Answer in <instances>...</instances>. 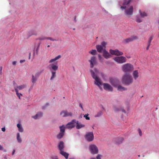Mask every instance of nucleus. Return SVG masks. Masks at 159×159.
<instances>
[{
	"label": "nucleus",
	"instance_id": "obj_18",
	"mask_svg": "<svg viewBox=\"0 0 159 159\" xmlns=\"http://www.w3.org/2000/svg\"><path fill=\"white\" fill-rule=\"evenodd\" d=\"M58 147L60 151L63 150L64 148V143L62 141H60L58 145Z\"/></svg>",
	"mask_w": 159,
	"mask_h": 159
},
{
	"label": "nucleus",
	"instance_id": "obj_48",
	"mask_svg": "<svg viewBox=\"0 0 159 159\" xmlns=\"http://www.w3.org/2000/svg\"><path fill=\"white\" fill-rule=\"evenodd\" d=\"M2 130L3 132H5L6 129L5 127H3L2 128Z\"/></svg>",
	"mask_w": 159,
	"mask_h": 159
},
{
	"label": "nucleus",
	"instance_id": "obj_8",
	"mask_svg": "<svg viewBox=\"0 0 159 159\" xmlns=\"http://www.w3.org/2000/svg\"><path fill=\"white\" fill-rule=\"evenodd\" d=\"M109 52L111 55L117 56H121L123 54V52L119 51L117 49L114 50L110 49L109 50Z\"/></svg>",
	"mask_w": 159,
	"mask_h": 159
},
{
	"label": "nucleus",
	"instance_id": "obj_56",
	"mask_svg": "<svg viewBox=\"0 0 159 159\" xmlns=\"http://www.w3.org/2000/svg\"><path fill=\"white\" fill-rule=\"evenodd\" d=\"M15 152V150H14L12 152V155H13L14 154Z\"/></svg>",
	"mask_w": 159,
	"mask_h": 159
},
{
	"label": "nucleus",
	"instance_id": "obj_58",
	"mask_svg": "<svg viewBox=\"0 0 159 159\" xmlns=\"http://www.w3.org/2000/svg\"><path fill=\"white\" fill-rule=\"evenodd\" d=\"M149 46H147V47L146 48V50H148L149 49Z\"/></svg>",
	"mask_w": 159,
	"mask_h": 159
},
{
	"label": "nucleus",
	"instance_id": "obj_11",
	"mask_svg": "<svg viewBox=\"0 0 159 159\" xmlns=\"http://www.w3.org/2000/svg\"><path fill=\"white\" fill-rule=\"evenodd\" d=\"M76 123L75 120H73L70 122L68 123L66 126V127L68 129H71L74 127L75 126V123Z\"/></svg>",
	"mask_w": 159,
	"mask_h": 159
},
{
	"label": "nucleus",
	"instance_id": "obj_10",
	"mask_svg": "<svg viewBox=\"0 0 159 159\" xmlns=\"http://www.w3.org/2000/svg\"><path fill=\"white\" fill-rule=\"evenodd\" d=\"M86 139L89 142L92 141L93 139L94 136L93 132H90L88 133L85 135Z\"/></svg>",
	"mask_w": 159,
	"mask_h": 159
},
{
	"label": "nucleus",
	"instance_id": "obj_28",
	"mask_svg": "<svg viewBox=\"0 0 159 159\" xmlns=\"http://www.w3.org/2000/svg\"><path fill=\"white\" fill-rule=\"evenodd\" d=\"M64 134V133L62 132H60L57 135V138L58 139H60L62 138Z\"/></svg>",
	"mask_w": 159,
	"mask_h": 159
},
{
	"label": "nucleus",
	"instance_id": "obj_29",
	"mask_svg": "<svg viewBox=\"0 0 159 159\" xmlns=\"http://www.w3.org/2000/svg\"><path fill=\"white\" fill-rule=\"evenodd\" d=\"M17 126L18 128L19 131L21 132H22L23 131V129L21 126L19 124H18L17 125Z\"/></svg>",
	"mask_w": 159,
	"mask_h": 159
},
{
	"label": "nucleus",
	"instance_id": "obj_30",
	"mask_svg": "<svg viewBox=\"0 0 159 159\" xmlns=\"http://www.w3.org/2000/svg\"><path fill=\"white\" fill-rule=\"evenodd\" d=\"M51 73L52 75L51 78L50 80H52L55 78V77L56 76V71H52Z\"/></svg>",
	"mask_w": 159,
	"mask_h": 159
},
{
	"label": "nucleus",
	"instance_id": "obj_59",
	"mask_svg": "<svg viewBox=\"0 0 159 159\" xmlns=\"http://www.w3.org/2000/svg\"><path fill=\"white\" fill-rule=\"evenodd\" d=\"M74 20L75 22H76L77 20H76V16H75V17Z\"/></svg>",
	"mask_w": 159,
	"mask_h": 159
},
{
	"label": "nucleus",
	"instance_id": "obj_21",
	"mask_svg": "<svg viewBox=\"0 0 159 159\" xmlns=\"http://www.w3.org/2000/svg\"><path fill=\"white\" fill-rule=\"evenodd\" d=\"M76 128L77 129H80L81 128L84 127L85 126L84 125L82 124L79 122L78 121H76Z\"/></svg>",
	"mask_w": 159,
	"mask_h": 159
},
{
	"label": "nucleus",
	"instance_id": "obj_38",
	"mask_svg": "<svg viewBox=\"0 0 159 159\" xmlns=\"http://www.w3.org/2000/svg\"><path fill=\"white\" fill-rule=\"evenodd\" d=\"M113 109L114 111L116 112L118 111L121 110L120 108L116 106L114 107Z\"/></svg>",
	"mask_w": 159,
	"mask_h": 159
},
{
	"label": "nucleus",
	"instance_id": "obj_52",
	"mask_svg": "<svg viewBox=\"0 0 159 159\" xmlns=\"http://www.w3.org/2000/svg\"><path fill=\"white\" fill-rule=\"evenodd\" d=\"M151 42H148V46L150 47V45H151Z\"/></svg>",
	"mask_w": 159,
	"mask_h": 159
},
{
	"label": "nucleus",
	"instance_id": "obj_57",
	"mask_svg": "<svg viewBox=\"0 0 159 159\" xmlns=\"http://www.w3.org/2000/svg\"><path fill=\"white\" fill-rule=\"evenodd\" d=\"M31 55V53H30L29 54V59H30V58Z\"/></svg>",
	"mask_w": 159,
	"mask_h": 159
},
{
	"label": "nucleus",
	"instance_id": "obj_19",
	"mask_svg": "<svg viewBox=\"0 0 159 159\" xmlns=\"http://www.w3.org/2000/svg\"><path fill=\"white\" fill-rule=\"evenodd\" d=\"M43 113L41 112H38L35 116L32 117L35 119H37L41 118L43 116Z\"/></svg>",
	"mask_w": 159,
	"mask_h": 159
},
{
	"label": "nucleus",
	"instance_id": "obj_35",
	"mask_svg": "<svg viewBox=\"0 0 159 159\" xmlns=\"http://www.w3.org/2000/svg\"><path fill=\"white\" fill-rule=\"evenodd\" d=\"M66 111H62L60 113V114L63 117H66Z\"/></svg>",
	"mask_w": 159,
	"mask_h": 159
},
{
	"label": "nucleus",
	"instance_id": "obj_9",
	"mask_svg": "<svg viewBox=\"0 0 159 159\" xmlns=\"http://www.w3.org/2000/svg\"><path fill=\"white\" fill-rule=\"evenodd\" d=\"M89 149L91 153L93 154H97L98 152V149L94 145H91L89 146Z\"/></svg>",
	"mask_w": 159,
	"mask_h": 159
},
{
	"label": "nucleus",
	"instance_id": "obj_2",
	"mask_svg": "<svg viewBox=\"0 0 159 159\" xmlns=\"http://www.w3.org/2000/svg\"><path fill=\"white\" fill-rule=\"evenodd\" d=\"M92 78L94 80V84L99 87V70L95 68L94 70H90Z\"/></svg>",
	"mask_w": 159,
	"mask_h": 159
},
{
	"label": "nucleus",
	"instance_id": "obj_62",
	"mask_svg": "<svg viewBox=\"0 0 159 159\" xmlns=\"http://www.w3.org/2000/svg\"><path fill=\"white\" fill-rule=\"evenodd\" d=\"M2 72H1L0 71V74H2Z\"/></svg>",
	"mask_w": 159,
	"mask_h": 159
},
{
	"label": "nucleus",
	"instance_id": "obj_13",
	"mask_svg": "<svg viewBox=\"0 0 159 159\" xmlns=\"http://www.w3.org/2000/svg\"><path fill=\"white\" fill-rule=\"evenodd\" d=\"M89 62L90 64V67L93 68L94 66V65L96 63V58L95 57L93 56L91 58V59L89 60Z\"/></svg>",
	"mask_w": 159,
	"mask_h": 159
},
{
	"label": "nucleus",
	"instance_id": "obj_26",
	"mask_svg": "<svg viewBox=\"0 0 159 159\" xmlns=\"http://www.w3.org/2000/svg\"><path fill=\"white\" fill-rule=\"evenodd\" d=\"M117 87V88L118 90L119 91H122L126 89L125 88L120 85V84Z\"/></svg>",
	"mask_w": 159,
	"mask_h": 159
},
{
	"label": "nucleus",
	"instance_id": "obj_63",
	"mask_svg": "<svg viewBox=\"0 0 159 159\" xmlns=\"http://www.w3.org/2000/svg\"><path fill=\"white\" fill-rule=\"evenodd\" d=\"M50 47V46L49 45H48V46H47L48 47Z\"/></svg>",
	"mask_w": 159,
	"mask_h": 159
},
{
	"label": "nucleus",
	"instance_id": "obj_40",
	"mask_svg": "<svg viewBox=\"0 0 159 159\" xmlns=\"http://www.w3.org/2000/svg\"><path fill=\"white\" fill-rule=\"evenodd\" d=\"M45 39H47V38L45 37H40L38 39L41 40H45Z\"/></svg>",
	"mask_w": 159,
	"mask_h": 159
},
{
	"label": "nucleus",
	"instance_id": "obj_4",
	"mask_svg": "<svg viewBox=\"0 0 159 159\" xmlns=\"http://www.w3.org/2000/svg\"><path fill=\"white\" fill-rule=\"evenodd\" d=\"M134 69L133 66L130 63H126L121 66L122 70L125 74L129 73Z\"/></svg>",
	"mask_w": 159,
	"mask_h": 159
},
{
	"label": "nucleus",
	"instance_id": "obj_20",
	"mask_svg": "<svg viewBox=\"0 0 159 159\" xmlns=\"http://www.w3.org/2000/svg\"><path fill=\"white\" fill-rule=\"evenodd\" d=\"M133 75L135 80H136L139 77V73L137 70H135L134 71Z\"/></svg>",
	"mask_w": 159,
	"mask_h": 159
},
{
	"label": "nucleus",
	"instance_id": "obj_50",
	"mask_svg": "<svg viewBox=\"0 0 159 159\" xmlns=\"http://www.w3.org/2000/svg\"><path fill=\"white\" fill-rule=\"evenodd\" d=\"M25 60H20V63H22V62H25Z\"/></svg>",
	"mask_w": 159,
	"mask_h": 159
},
{
	"label": "nucleus",
	"instance_id": "obj_7",
	"mask_svg": "<svg viewBox=\"0 0 159 159\" xmlns=\"http://www.w3.org/2000/svg\"><path fill=\"white\" fill-rule=\"evenodd\" d=\"M138 39V37L137 36H133L130 38L124 39L122 41V42L123 43L127 44Z\"/></svg>",
	"mask_w": 159,
	"mask_h": 159
},
{
	"label": "nucleus",
	"instance_id": "obj_42",
	"mask_svg": "<svg viewBox=\"0 0 159 159\" xmlns=\"http://www.w3.org/2000/svg\"><path fill=\"white\" fill-rule=\"evenodd\" d=\"M47 39H49V40H50L51 41H57V40L55 39H53V38H51V37H47Z\"/></svg>",
	"mask_w": 159,
	"mask_h": 159
},
{
	"label": "nucleus",
	"instance_id": "obj_53",
	"mask_svg": "<svg viewBox=\"0 0 159 159\" xmlns=\"http://www.w3.org/2000/svg\"><path fill=\"white\" fill-rule=\"evenodd\" d=\"M121 111L123 112H124V113H125V110H124V109H123L121 110Z\"/></svg>",
	"mask_w": 159,
	"mask_h": 159
},
{
	"label": "nucleus",
	"instance_id": "obj_61",
	"mask_svg": "<svg viewBox=\"0 0 159 159\" xmlns=\"http://www.w3.org/2000/svg\"><path fill=\"white\" fill-rule=\"evenodd\" d=\"M90 159H96L95 158H92Z\"/></svg>",
	"mask_w": 159,
	"mask_h": 159
},
{
	"label": "nucleus",
	"instance_id": "obj_22",
	"mask_svg": "<svg viewBox=\"0 0 159 159\" xmlns=\"http://www.w3.org/2000/svg\"><path fill=\"white\" fill-rule=\"evenodd\" d=\"M60 153L64 156L66 159H68L69 156L68 153L64 152L63 150L60 151Z\"/></svg>",
	"mask_w": 159,
	"mask_h": 159
},
{
	"label": "nucleus",
	"instance_id": "obj_47",
	"mask_svg": "<svg viewBox=\"0 0 159 159\" xmlns=\"http://www.w3.org/2000/svg\"><path fill=\"white\" fill-rule=\"evenodd\" d=\"M16 61H14L12 62V64L13 65H15L16 64Z\"/></svg>",
	"mask_w": 159,
	"mask_h": 159
},
{
	"label": "nucleus",
	"instance_id": "obj_37",
	"mask_svg": "<svg viewBox=\"0 0 159 159\" xmlns=\"http://www.w3.org/2000/svg\"><path fill=\"white\" fill-rule=\"evenodd\" d=\"M66 117L67 116H72V113L71 112H68L67 111H66Z\"/></svg>",
	"mask_w": 159,
	"mask_h": 159
},
{
	"label": "nucleus",
	"instance_id": "obj_49",
	"mask_svg": "<svg viewBox=\"0 0 159 159\" xmlns=\"http://www.w3.org/2000/svg\"><path fill=\"white\" fill-rule=\"evenodd\" d=\"M79 106L83 110V107L82 106V104L81 103H80L79 104Z\"/></svg>",
	"mask_w": 159,
	"mask_h": 159
},
{
	"label": "nucleus",
	"instance_id": "obj_6",
	"mask_svg": "<svg viewBox=\"0 0 159 159\" xmlns=\"http://www.w3.org/2000/svg\"><path fill=\"white\" fill-rule=\"evenodd\" d=\"M110 82L111 84L115 87H117L120 84L119 80L115 78H110Z\"/></svg>",
	"mask_w": 159,
	"mask_h": 159
},
{
	"label": "nucleus",
	"instance_id": "obj_43",
	"mask_svg": "<svg viewBox=\"0 0 159 159\" xmlns=\"http://www.w3.org/2000/svg\"><path fill=\"white\" fill-rule=\"evenodd\" d=\"M40 43H39V44H38V45L37 47V48H36V53L37 54H38V50L39 49V46H40Z\"/></svg>",
	"mask_w": 159,
	"mask_h": 159
},
{
	"label": "nucleus",
	"instance_id": "obj_5",
	"mask_svg": "<svg viewBox=\"0 0 159 159\" xmlns=\"http://www.w3.org/2000/svg\"><path fill=\"white\" fill-rule=\"evenodd\" d=\"M113 59L119 64H122L125 62L127 60L125 57L122 56L115 57L113 58Z\"/></svg>",
	"mask_w": 159,
	"mask_h": 159
},
{
	"label": "nucleus",
	"instance_id": "obj_15",
	"mask_svg": "<svg viewBox=\"0 0 159 159\" xmlns=\"http://www.w3.org/2000/svg\"><path fill=\"white\" fill-rule=\"evenodd\" d=\"M107 44V43L104 41H103L100 44V52L104 50V49H106V46Z\"/></svg>",
	"mask_w": 159,
	"mask_h": 159
},
{
	"label": "nucleus",
	"instance_id": "obj_14",
	"mask_svg": "<svg viewBox=\"0 0 159 159\" xmlns=\"http://www.w3.org/2000/svg\"><path fill=\"white\" fill-rule=\"evenodd\" d=\"M103 88L104 89L109 91H112L113 88L109 84L104 83L103 84Z\"/></svg>",
	"mask_w": 159,
	"mask_h": 159
},
{
	"label": "nucleus",
	"instance_id": "obj_17",
	"mask_svg": "<svg viewBox=\"0 0 159 159\" xmlns=\"http://www.w3.org/2000/svg\"><path fill=\"white\" fill-rule=\"evenodd\" d=\"M124 139L122 137H118L115 139V141L116 143L120 144L122 142Z\"/></svg>",
	"mask_w": 159,
	"mask_h": 159
},
{
	"label": "nucleus",
	"instance_id": "obj_25",
	"mask_svg": "<svg viewBox=\"0 0 159 159\" xmlns=\"http://www.w3.org/2000/svg\"><path fill=\"white\" fill-rule=\"evenodd\" d=\"M25 85L23 84L20 85L18 86H17L16 88H17L18 90L19 89V90H21L24 89L25 88Z\"/></svg>",
	"mask_w": 159,
	"mask_h": 159
},
{
	"label": "nucleus",
	"instance_id": "obj_46",
	"mask_svg": "<svg viewBox=\"0 0 159 159\" xmlns=\"http://www.w3.org/2000/svg\"><path fill=\"white\" fill-rule=\"evenodd\" d=\"M102 109V110H104V108L103 107V106L102 105H100V110Z\"/></svg>",
	"mask_w": 159,
	"mask_h": 159
},
{
	"label": "nucleus",
	"instance_id": "obj_39",
	"mask_svg": "<svg viewBox=\"0 0 159 159\" xmlns=\"http://www.w3.org/2000/svg\"><path fill=\"white\" fill-rule=\"evenodd\" d=\"M153 38V35L151 36L148 39V42H151V41L152 40Z\"/></svg>",
	"mask_w": 159,
	"mask_h": 159
},
{
	"label": "nucleus",
	"instance_id": "obj_27",
	"mask_svg": "<svg viewBox=\"0 0 159 159\" xmlns=\"http://www.w3.org/2000/svg\"><path fill=\"white\" fill-rule=\"evenodd\" d=\"M14 89H15V91H16V94L17 96L20 99V95L22 96V94L21 93H19L18 90V89H17V88H15V87H14Z\"/></svg>",
	"mask_w": 159,
	"mask_h": 159
},
{
	"label": "nucleus",
	"instance_id": "obj_16",
	"mask_svg": "<svg viewBox=\"0 0 159 159\" xmlns=\"http://www.w3.org/2000/svg\"><path fill=\"white\" fill-rule=\"evenodd\" d=\"M49 70L50 71H56L57 70L58 66L56 65L52 64L49 65Z\"/></svg>",
	"mask_w": 159,
	"mask_h": 159
},
{
	"label": "nucleus",
	"instance_id": "obj_33",
	"mask_svg": "<svg viewBox=\"0 0 159 159\" xmlns=\"http://www.w3.org/2000/svg\"><path fill=\"white\" fill-rule=\"evenodd\" d=\"M89 53L92 55H95L97 54V51L96 50H92L91 51H89Z\"/></svg>",
	"mask_w": 159,
	"mask_h": 159
},
{
	"label": "nucleus",
	"instance_id": "obj_31",
	"mask_svg": "<svg viewBox=\"0 0 159 159\" xmlns=\"http://www.w3.org/2000/svg\"><path fill=\"white\" fill-rule=\"evenodd\" d=\"M143 20L142 18L139 16H136V21L138 23H140Z\"/></svg>",
	"mask_w": 159,
	"mask_h": 159
},
{
	"label": "nucleus",
	"instance_id": "obj_51",
	"mask_svg": "<svg viewBox=\"0 0 159 159\" xmlns=\"http://www.w3.org/2000/svg\"><path fill=\"white\" fill-rule=\"evenodd\" d=\"M3 149V147L1 146V145H0V150H2Z\"/></svg>",
	"mask_w": 159,
	"mask_h": 159
},
{
	"label": "nucleus",
	"instance_id": "obj_54",
	"mask_svg": "<svg viewBox=\"0 0 159 159\" xmlns=\"http://www.w3.org/2000/svg\"><path fill=\"white\" fill-rule=\"evenodd\" d=\"M99 154H98L97 155V159H99Z\"/></svg>",
	"mask_w": 159,
	"mask_h": 159
},
{
	"label": "nucleus",
	"instance_id": "obj_3",
	"mask_svg": "<svg viewBox=\"0 0 159 159\" xmlns=\"http://www.w3.org/2000/svg\"><path fill=\"white\" fill-rule=\"evenodd\" d=\"M122 82L126 85H128L133 82V79L130 73L125 74L122 77Z\"/></svg>",
	"mask_w": 159,
	"mask_h": 159
},
{
	"label": "nucleus",
	"instance_id": "obj_45",
	"mask_svg": "<svg viewBox=\"0 0 159 159\" xmlns=\"http://www.w3.org/2000/svg\"><path fill=\"white\" fill-rule=\"evenodd\" d=\"M138 130L139 135L141 136L142 135V131L140 129H139Z\"/></svg>",
	"mask_w": 159,
	"mask_h": 159
},
{
	"label": "nucleus",
	"instance_id": "obj_1",
	"mask_svg": "<svg viewBox=\"0 0 159 159\" xmlns=\"http://www.w3.org/2000/svg\"><path fill=\"white\" fill-rule=\"evenodd\" d=\"M130 1L131 0H124L123 6L120 7L121 9H126L125 13L127 15H131L133 13V7L129 5Z\"/></svg>",
	"mask_w": 159,
	"mask_h": 159
},
{
	"label": "nucleus",
	"instance_id": "obj_36",
	"mask_svg": "<svg viewBox=\"0 0 159 159\" xmlns=\"http://www.w3.org/2000/svg\"><path fill=\"white\" fill-rule=\"evenodd\" d=\"M36 80H37V78L35 77H34V76L33 75H32V82L33 84H34L36 82Z\"/></svg>",
	"mask_w": 159,
	"mask_h": 159
},
{
	"label": "nucleus",
	"instance_id": "obj_24",
	"mask_svg": "<svg viewBox=\"0 0 159 159\" xmlns=\"http://www.w3.org/2000/svg\"><path fill=\"white\" fill-rule=\"evenodd\" d=\"M139 12L141 17L142 18H143L144 17L147 16V13L145 12H142L140 10L139 11Z\"/></svg>",
	"mask_w": 159,
	"mask_h": 159
},
{
	"label": "nucleus",
	"instance_id": "obj_12",
	"mask_svg": "<svg viewBox=\"0 0 159 159\" xmlns=\"http://www.w3.org/2000/svg\"><path fill=\"white\" fill-rule=\"evenodd\" d=\"M100 53H102L103 57L106 59H109L111 57L110 54L106 49H104Z\"/></svg>",
	"mask_w": 159,
	"mask_h": 159
},
{
	"label": "nucleus",
	"instance_id": "obj_23",
	"mask_svg": "<svg viewBox=\"0 0 159 159\" xmlns=\"http://www.w3.org/2000/svg\"><path fill=\"white\" fill-rule=\"evenodd\" d=\"M61 57V56L60 55H58L57 57H55L54 58L52 59L51 60H50L49 61V62L50 63H52L56 60L59 59Z\"/></svg>",
	"mask_w": 159,
	"mask_h": 159
},
{
	"label": "nucleus",
	"instance_id": "obj_55",
	"mask_svg": "<svg viewBox=\"0 0 159 159\" xmlns=\"http://www.w3.org/2000/svg\"><path fill=\"white\" fill-rule=\"evenodd\" d=\"M2 67L1 66L0 67V71L1 72H2Z\"/></svg>",
	"mask_w": 159,
	"mask_h": 159
},
{
	"label": "nucleus",
	"instance_id": "obj_44",
	"mask_svg": "<svg viewBox=\"0 0 159 159\" xmlns=\"http://www.w3.org/2000/svg\"><path fill=\"white\" fill-rule=\"evenodd\" d=\"M96 48L97 49V51L99 52V45H97L96 46Z\"/></svg>",
	"mask_w": 159,
	"mask_h": 159
},
{
	"label": "nucleus",
	"instance_id": "obj_32",
	"mask_svg": "<svg viewBox=\"0 0 159 159\" xmlns=\"http://www.w3.org/2000/svg\"><path fill=\"white\" fill-rule=\"evenodd\" d=\"M17 139L19 143H21L22 142V140L20 137V134L18 133L17 134Z\"/></svg>",
	"mask_w": 159,
	"mask_h": 159
},
{
	"label": "nucleus",
	"instance_id": "obj_64",
	"mask_svg": "<svg viewBox=\"0 0 159 159\" xmlns=\"http://www.w3.org/2000/svg\"><path fill=\"white\" fill-rule=\"evenodd\" d=\"M100 115L101 114V112L100 111Z\"/></svg>",
	"mask_w": 159,
	"mask_h": 159
},
{
	"label": "nucleus",
	"instance_id": "obj_41",
	"mask_svg": "<svg viewBox=\"0 0 159 159\" xmlns=\"http://www.w3.org/2000/svg\"><path fill=\"white\" fill-rule=\"evenodd\" d=\"M88 116V115L85 114L84 116V117H85L86 120H89L90 118H89V117Z\"/></svg>",
	"mask_w": 159,
	"mask_h": 159
},
{
	"label": "nucleus",
	"instance_id": "obj_34",
	"mask_svg": "<svg viewBox=\"0 0 159 159\" xmlns=\"http://www.w3.org/2000/svg\"><path fill=\"white\" fill-rule=\"evenodd\" d=\"M60 132H62L64 133L65 131V128L64 125H62L60 127Z\"/></svg>",
	"mask_w": 159,
	"mask_h": 159
},
{
	"label": "nucleus",
	"instance_id": "obj_60",
	"mask_svg": "<svg viewBox=\"0 0 159 159\" xmlns=\"http://www.w3.org/2000/svg\"><path fill=\"white\" fill-rule=\"evenodd\" d=\"M48 105H49V104H48V103H47L46 104V105L47 106H48Z\"/></svg>",
	"mask_w": 159,
	"mask_h": 159
}]
</instances>
